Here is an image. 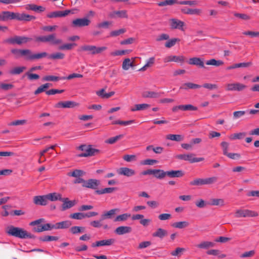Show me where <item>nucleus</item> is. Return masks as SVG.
Wrapping results in <instances>:
<instances>
[{
  "instance_id": "15",
  "label": "nucleus",
  "mask_w": 259,
  "mask_h": 259,
  "mask_svg": "<svg viewBox=\"0 0 259 259\" xmlns=\"http://www.w3.org/2000/svg\"><path fill=\"white\" fill-rule=\"evenodd\" d=\"M170 26L172 29H178L181 30H184V22L176 18H172L169 20Z\"/></svg>"
},
{
  "instance_id": "37",
  "label": "nucleus",
  "mask_w": 259,
  "mask_h": 259,
  "mask_svg": "<svg viewBox=\"0 0 259 259\" xmlns=\"http://www.w3.org/2000/svg\"><path fill=\"white\" fill-rule=\"evenodd\" d=\"M215 243L210 241H203L197 245V247L201 249H208L214 246Z\"/></svg>"
},
{
  "instance_id": "44",
  "label": "nucleus",
  "mask_w": 259,
  "mask_h": 259,
  "mask_svg": "<svg viewBox=\"0 0 259 259\" xmlns=\"http://www.w3.org/2000/svg\"><path fill=\"white\" fill-rule=\"evenodd\" d=\"M206 64L207 65H212L215 66H220L224 64L223 61L222 60H217L214 59H211L207 60L206 62Z\"/></svg>"
},
{
  "instance_id": "40",
  "label": "nucleus",
  "mask_w": 259,
  "mask_h": 259,
  "mask_svg": "<svg viewBox=\"0 0 259 259\" xmlns=\"http://www.w3.org/2000/svg\"><path fill=\"white\" fill-rule=\"evenodd\" d=\"M251 65V62H243V63H237L235 64L232 66H229L227 67V70H231L233 69H235L236 68H240V67H247Z\"/></svg>"
},
{
  "instance_id": "38",
  "label": "nucleus",
  "mask_w": 259,
  "mask_h": 259,
  "mask_svg": "<svg viewBox=\"0 0 259 259\" xmlns=\"http://www.w3.org/2000/svg\"><path fill=\"white\" fill-rule=\"evenodd\" d=\"M153 175L158 179H162L167 176V171H164L161 169H153Z\"/></svg>"
},
{
  "instance_id": "28",
  "label": "nucleus",
  "mask_w": 259,
  "mask_h": 259,
  "mask_svg": "<svg viewBox=\"0 0 259 259\" xmlns=\"http://www.w3.org/2000/svg\"><path fill=\"white\" fill-rule=\"evenodd\" d=\"M47 195L48 200H50L51 201H56L57 200L61 201L62 198V195L60 193L57 192L51 193Z\"/></svg>"
},
{
  "instance_id": "29",
  "label": "nucleus",
  "mask_w": 259,
  "mask_h": 259,
  "mask_svg": "<svg viewBox=\"0 0 259 259\" xmlns=\"http://www.w3.org/2000/svg\"><path fill=\"white\" fill-rule=\"evenodd\" d=\"M167 176L169 178H180L184 176V174L182 170H170L167 171Z\"/></svg>"
},
{
  "instance_id": "48",
  "label": "nucleus",
  "mask_w": 259,
  "mask_h": 259,
  "mask_svg": "<svg viewBox=\"0 0 259 259\" xmlns=\"http://www.w3.org/2000/svg\"><path fill=\"white\" fill-rule=\"evenodd\" d=\"M33 54L31 52L30 50L29 49H24L23 50L22 52V56L25 57L26 60H33L32 56Z\"/></svg>"
},
{
  "instance_id": "6",
  "label": "nucleus",
  "mask_w": 259,
  "mask_h": 259,
  "mask_svg": "<svg viewBox=\"0 0 259 259\" xmlns=\"http://www.w3.org/2000/svg\"><path fill=\"white\" fill-rule=\"evenodd\" d=\"M257 215L258 213L257 212L249 209H237L235 213V216L236 218L255 217Z\"/></svg>"
},
{
  "instance_id": "9",
  "label": "nucleus",
  "mask_w": 259,
  "mask_h": 259,
  "mask_svg": "<svg viewBox=\"0 0 259 259\" xmlns=\"http://www.w3.org/2000/svg\"><path fill=\"white\" fill-rule=\"evenodd\" d=\"M61 201L62 202L61 210L65 211L75 206L77 203L75 200H70L67 197H62Z\"/></svg>"
},
{
  "instance_id": "51",
  "label": "nucleus",
  "mask_w": 259,
  "mask_h": 259,
  "mask_svg": "<svg viewBox=\"0 0 259 259\" xmlns=\"http://www.w3.org/2000/svg\"><path fill=\"white\" fill-rule=\"evenodd\" d=\"M58 239H59L58 237L57 236H49V235L42 236L39 238V240L43 242L57 241L58 240Z\"/></svg>"
},
{
  "instance_id": "54",
  "label": "nucleus",
  "mask_w": 259,
  "mask_h": 259,
  "mask_svg": "<svg viewBox=\"0 0 259 259\" xmlns=\"http://www.w3.org/2000/svg\"><path fill=\"white\" fill-rule=\"evenodd\" d=\"M69 217L75 220H82L85 218L84 213L82 212H76L71 214Z\"/></svg>"
},
{
  "instance_id": "43",
  "label": "nucleus",
  "mask_w": 259,
  "mask_h": 259,
  "mask_svg": "<svg viewBox=\"0 0 259 259\" xmlns=\"http://www.w3.org/2000/svg\"><path fill=\"white\" fill-rule=\"evenodd\" d=\"M166 139L171 141L180 142L183 140L184 137L180 135L169 134L166 136Z\"/></svg>"
},
{
  "instance_id": "53",
  "label": "nucleus",
  "mask_w": 259,
  "mask_h": 259,
  "mask_svg": "<svg viewBox=\"0 0 259 259\" xmlns=\"http://www.w3.org/2000/svg\"><path fill=\"white\" fill-rule=\"evenodd\" d=\"M84 172L82 170L75 169L72 172H68L67 175L70 177L78 178L82 176Z\"/></svg>"
},
{
  "instance_id": "52",
  "label": "nucleus",
  "mask_w": 259,
  "mask_h": 259,
  "mask_svg": "<svg viewBox=\"0 0 259 259\" xmlns=\"http://www.w3.org/2000/svg\"><path fill=\"white\" fill-rule=\"evenodd\" d=\"M50 83H47L40 85L39 87L37 88L36 90H35V91L34 92V94L37 95L45 91L46 89H48L50 87Z\"/></svg>"
},
{
  "instance_id": "4",
  "label": "nucleus",
  "mask_w": 259,
  "mask_h": 259,
  "mask_svg": "<svg viewBox=\"0 0 259 259\" xmlns=\"http://www.w3.org/2000/svg\"><path fill=\"white\" fill-rule=\"evenodd\" d=\"M31 40V38L26 36H15L13 37L9 38L4 41V43H8L11 45H21L26 44Z\"/></svg>"
},
{
  "instance_id": "61",
  "label": "nucleus",
  "mask_w": 259,
  "mask_h": 259,
  "mask_svg": "<svg viewBox=\"0 0 259 259\" xmlns=\"http://www.w3.org/2000/svg\"><path fill=\"white\" fill-rule=\"evenodd\" d=\"M76 45L74 43L73 44H65L63 45L60 46L59 47V49L60 50H70L72 49L74 46H75Z\"/></svg>"
},
{
  "instance_id": "42",
  "label": "nucleus",
  "mask_w": 259,
  "mask_h": 259,
  "mask_svg": "<svg viewBox=\"0 0 259 259\" xmlns=\"http://www.w3.org/2000/svg\"><path fill=\"white\" fill-rule=\"evenodd\" d=\"M116 190V188H106L101 190H97L95 192L98 195H102L106 193H112Z\"/></svg>"
},
{
  "instance_id": "30",
  "label": "nucleus",
  "mask_w": 259,
  "mask_h": 259,
  "mask_svg": "<svg viewBox=\"0 0 259 259\" xmlns=\"http://www.w3.org/2000/svg\"><path fill=\"white\" fill-rule=\"evenodd\" d=\"M4 21H7L9 20H16V13L10 11H3Z\"/></svg>"
},
{
  "instance_id": "34",
  "label": "nucleus",
  "mask_w": 259,
  "mask_h": 259,
  "mask_svg": "<svg viewBox=\"0 0 259 259\" xmlns=\"http://www.w3.org/2000/svg\"><path fill=\"white\" fill-rule=\"evenodd\" d=\"M155 63V58L154 57H151L149 58L147 61L145 65L142 67L141 68L139 69V71H145L148 68L152 67Z\"/></svg>"
},
{
  "instance_id": "17",
  "label": "nucleus",
  "mask_w": 259,
  "mask_h": 259,
  "mask_svg": "<svg viewBox=\"0 0 259 259\" xmlns=\"http://www.w3.org/2000/svg\"><path fill=\"white\" fill-rule=\"evenodd\" d=\"M185 58L183 56H168L163 59L165 63L169 62H181L185 61Z\"/></svg>"
},
{
  "instance_id": "10",
  "label": "nucleus",
  "mask_w": 259,
  "mask_h": 259,
  "mask_svg": "<svg viewBox=\"0 0 259 259\" xmlns=\"http://www.w3.org/2000/svg\"><path fill=\"white\" fill-rule=\"evenodd\" d=\"M91 21L87 18H77L72 21V26L74 27H81L89 25Z\"/></svg>"
},
{
  "instance_id": "33",
  "label": "nucleus",
  "mask_w": 259,
  "mask_h": 259,
  "mask_svg": "<svg viewBox=\"0 0 259 259\" xmlns=\"http://www.w3.org/2000/svg\"><path fill=\"white\" fill-rule=\"evenodd\" d=\"M142 96L144 98H158L161 96V93L155 92L147 91L144 92Z\"/></svg>"
},
{
  "instance_id": "18",
  "label": "nucleus",
  "mask_w": 259,
  "mask_h": 259,
  "mask_svg": "<svg viewBox=\"0 0 259 259\" xmlns=\"http://www.w3.org/2000/svg\"><path fill=\"white\" fill-rule=\"evenodd\" d=\"M33 202L36 205H46L48 203L47 195L34 196Z\"/></svg>"
},
{
  "instance_id": "50",
  "label": "nucleus",
  "mask_w": 259,
  "mask_h": 259,
  "mask_svg": "<svg viewBox=\"0 0 259 259\" xmlns=\"http://www.w3.org/2000/svg\"><path fill=\"white\" fill-rule=\"evenodd\" d=\"M131 217L129 213H123L117 216L114 219V222H122L127 220Z\"/></svg>"
},
{
  "instance_id": "46",
  "label": "nucleus",
  "mask_w": 259,
  "mask_h": 259,
  "mask_svg": "<svg viewBox=\"0 0 259 259\" xmlns=\"http://www.w3.org/2000/svg\"><path fill=\"white\" fill-rule=\"evenodd\" d=\"M210 204L211 205L222 206L225 205V201L223 199L214 198L211 200V202Z\"/></svg>"
},
{
  "instance_id": "36",
  "label": "nucleus",
  "mask_w": 259,
  "mask_h": 259,
  "mask_svg": "<svg viewBox=\"0 0 259 259\" xmlns=\"http://www.w3.org/2000/svg\"><path fill=\"white\" fill-rule=\"evenodd\" d=\"M189 226V223L187 221H181L176 222L171 224V226L177 229H184Z\"/></svg>"
},
{
  "instance_id": "62",
  "label": "nucleus",
  "mask_w": 259,
  "mask_h": 259,
  "mask_svg": "<svg viewBox=\"0 0 259 259\" xmlns=\"http://www.w3.org/2000/svg\"><path fill=\"white\" fill-rule=\"evenodd\" d=\"M123 137L122 135H119L115 137H111L106 141V143L110 144H112L115 143L117 141Z\"/></svg>"
},
{
  "instance_id": "58",
  "label": "nucleus",
  "mask_w": 259,
  "mask_h": 259,
  "mask_svg": "<svg viewBox=\"0 0 259 259\" xmlns=\"http://www.w3.org/2000/svg\"><path fill=\"white\" fill-rule=\"evenodd\" d=\"M131 50H118L115 52L111 53V55L113 56H122L125 54H128L131 53Z\"/></svg>"
},
{
  "instance_id": "64",
  "label": "nucleus",
  "mask_w": 259,
  "mask_h": 259,
  "mask_svg": "<svg viewBox=\"0 0 259 259\" xmlns=\"http://www.w3.org/2000/svg\"><path fill=\"white\" fill-rule=\"evenodd\" d=\"M55 224L52 225L51 224H46L42 226V227L41 228V229L39 230V231H50L52 229H55Z\"/></svg>"
},
{
  "instance_id": "41",
  "label": "nucleus",
  "mask_w": 259,
  "mask_h": 259,
  "mask_svg": "<svg viewBox=\"0 0 259 259\" xmlns=\"http://www.w3.org/2000/svg\"><path fill=\"white\" fill-rule=\"evenodd\" d=\"M167 234V232L166 230L161 229L159 228L158 229L156 232H155L153 234L152 236L153 237H157L160 238H163L164 236H165Z\"/></svg>"
},
{
  "instance_id": "12",
  "label": "nucleus",
  "mask_w": 259,
  "mask_h": 259,
  "mask_svg": "<svg viewBox=\"0 0 259 259\" xmlns=\"http://www.w3.org/2000/svg\"><path fill=\"white\" fill-rule=\"evenodd\" d=\"M100 184L101 182L99 180L91 179L85 181L84 183L82 184V186L83 187L96 190Z\"/></svg>"
},
{
  "instance_id": "13",
  "label": "nucleus",
  "mask_w": 259,
  "mask_h": 259,
  "mask_svg": "<svg viewBox=\"0 0 259 259\" xmlns=\"http://www.w3.org/2000/svg\"><path fill=\"white\" fill-rule=\"evenodd\" d=\"M79 106V104L72 101L59 102L57 103L55 107L56 108H72Z\"/></svg>"
},
{
  "instance_id": "49",
  "label": "nucleus",
  "mask_w": 259,
  "mask_h": 259,
  "mask_svg": "<svg viewBox=\"0 0 259 259\" xmlns=\"http://www.w3.org/2000/svg\"><path fill=\"white\" fill-rule=\"evenodd\" d=\"M246 135L245 133H238L231 134L229 136V139L231 140H234L236 139L240 140L243 139Z\"/></svg>"
},
{
  "instance_id": "59",
  "label": "nucleus",
  "mask_w": 259,
  "mask_h": 259,
  "mask_svg": "<svg viewBox=\"0 0 259 259\" xmlns=\"http://www.w3.org/2000/svg\"><path fill=\"white\" fill-rule=\"evenodd\" d=\"M48 56V54L46 52H41L36 54H33L32 56L33 60H38L43 58H45Z\"/></svg>"
},
{
  "instance_id": "39",
  "label": "nucleus",
  "mask_w": 259,
  "mask_h": 259,
  "mask_svg": "<svg viewBox=\"0 0 259 259\" xmlns=\"http://www.w3.org/2000/svg\"><path fill=\"white\" fill-rule=\"evenodd\" d=\"M150 105L148 104H136L134 107L131 108L132 111H141L146 110L147 108H149Z\"/></svg>"
},
{
  "instance_id": "11",
  "label": "nucleus",
  "mask_w": 259,
  "mask_h": 259,
  "mask_svg": "<svg viewBox=\"0 0 259 259\" xmlns=\"http://www.w3.org/2000/svg\"><path fill=\"white\" fill-rule=\"evenodd\" d=\"M100 150L93 147L92 145H89L87 147L85 152L82 153L79 155V157H87L89 156H94L99 154Z\"/></svg>"
},
{
  "instance_id": "7",
  "label": "nucleus",
  "mask_w": 259,
  "mask_h": 259,
  "mask_svg": "<svg viewBox=\"0 0 259 259\" xmlns=\"http://www.w3.org/2000/svg\"><path fill=\"white\" fill-rule=\"evenodd\" d=\"M176 158L179 159L188 161L191 163L202 161L204 160L202 157H194V154L191 153L188 154H179L176 156Z\"/></svg>"
},
{
  "instance_id": "27",
  "label": "nucleus",
  "mask_w": 259,
  "mask_h": 259,
  "mask_svg": "<svg viewBox=\"0 0 259 259\" xmlns=\"http://www.w3.org/2000/svg\"><path fill=\"white\" fill-rule=\"evenodd\" d=\"M72 225L70 221H65L57 223L55 224V229H66Z\"/></svg>"
},
{
  "instance_id": "23",
  "label": "nucleus",
  "mask_w": 259,
  "mask_h": 259,
  "mask_svg": "<svg viewBox=\"0 0 259 259\" xmlns=\"http://www.w3.org/2000/svg\"><path fill=\"white\" fill-rule=\"evenodd\" d=\"M181 12L188 15H200L202 13V10L200 9H191L187 7L181 9Z\"/></svg>"
},
{
  "instance_id": "20",
  "label": "nucleus",
  "mask_w": 259,
  "mask_h": 259,
  "mask_svg": "<svg viewBox=\"0 0 259 259\" xmlns=\"http://www.w3.org/2000/svg\"><path fill=\"white\" fill-rule=\"evenodd\" d=\"M70 13H71V11L69 10H66L64 11H54L49 13L47 15V17L50 18L62 17L68 15Z\"/></svg>"
},
{
  "instance_id": "32",
  "label": "nucleus",
  "mask_w": 259,
  "mask_h": 259,
  "mask_svg": "<svg viewBox=\"0 0 259 259\" xmlns=\"http://www.w3.org/2000/svg\"><path fill=\"white\" fill-rule=\"evenodd\" d=\"M25 9L27 10H32L35 12H43L45 10V8L42 6H37L34 4H28L25 6Z\"/></svg>"
},
{
  "instance_id": "56",
  "label": "nucleus",
  "mask_w": 259,
  "mask_h": 259,
  "mask_svg": "<svg viewBox=\"0 0 259 259\" xmlns=\"http://www.w3.org/2000/svg\"><path fill=\"white\" fill-rule=\"evenodd\" d=\"M60 79H63L62 77H59L53 75H47L43 77V81H56Z\"/></svg>"
},
{
  "instance_id": "5",
  "label": "nucleus",
  "mask_w": 259,
  "mask_h": 259,
  "mask_svg": "<svg viewBox=\"0 0 259 259\" xmlns=\"http://www.w3.org/2000/svg\"><path fill=\"white\" fill-rule=\"evenodd\" d=\"M217 180L218 178L216 177H212L205 179H196L191 181L190 184L192 186L210 185L215 183Z\"/></svg>"
},
{
  "instance_id": "21",
  "label": "nucleus",
  "mask_w": 259,
  "mask_h": 259,
  "mask_svg": "<svg viewBox=\"0 0 259 259\" xmlns=\"http://www.w3.org/2000/svg\"><path fill=\"white\" fill-rule=\"evenodd\" d=\"M136 58H132V59L126 58L125 59L122 64V68L124 70H127L130 67L133 68L136 65L134 63V61Z\"/></svg>"
},
{
  "instance_id": "14",
  "label": "nucleus",
  "mask_w": 259,
  "mask_h": 259,
  "mask_svg": "<svg viewBox=\"0 0 259 259\" xmlns=\"http://www.w3.org/2000/svg\"><path fill=\"white\" fill-rule=\"evenodd\" d=\"M109 17L112 19L127 18L128 15L126 10L114 11L109 14Z\"/></svg>"
},
{
  "instance_id": "63",
  "label": "nucleus",
  "mask_w": 259,
  "mask_h": 259,
  "mask_svg": "<svg viewBox=\"0 0 259 259\" xmlns=\"http://www.w3.org/2000/svg\"><path fill=\"white\" fill-rule=\"evenodd\" d=\"M221 146L222 148L224 155H226L228 153L229 143L224 141L221 143Z\"/></svg>"
},
{
  "instance_id": "1",
  "label": "nucleus",
  "mask_w": 259,
  "mask_h": 259,
  "mask_svg": "<svg viewBox=\"0 0 259 259\" xmlns=\"http://www.w3.org/2000/svg\"><path fill=\"white\" fill-rule=\"evenodd\" d=\"M6 232L9 235L21 239L35 238L34 235L28 233L23 229L14 227L13 226L8 227Z\"/></svg>"
},
{
  "instance_id": "57",
  "label": "nucleus",
  "mask_w": 259,
  "mask_h": 259,
  "mask_svg": "<svg viewBox=\"0 0 259 259\" xmlns=\"http://www.w3.org/2000/svg\"><path fill=\"white\" fill-rule=\"evenodd\" d=\"M135 122L134 120H131L128 121H121V120H115L112 123L113 124H120L123 125H130Z\"/></svg>"
},
{
  "instance_id": "26",
  "label": "nucleus",
  "mask_w": 259,
  "mask_h": 259,
  "mask_svg": "<svg viewBox=\"0 0 259 259\" xmlns=\"http://www.w3.org/2000/svg\"><path fill=\"white\" fill-rule=\"evenodd\" d=\"M188 63L190 65H194L199 66V67H204L203 61L200 58L193 57L189 59Z\"/></svg>"
},
{
  "instance_id": "31",
  "label": "nucleus",
  "mask_w": 259,
  "mask_h": 259,
  "mask_svg": "<svg viewBox=\"0 0 259 259\" xmlns=\"http://www.w3.org/2000/svg\"><path fill=\"white\" fill-rule=\"evenodd\" d=\"M118 211L119 210L117 208L110 209V210L106 211L102 214L101 220L111 219Z\"/></svg>"
},
{
  "instance_id": "16",
  "label": "nucleus",
  "mask_w": 259,
  "mask_h": 259,
  "mask_svg": "<svg viewBox=\"0 0 259 259\" xmlns=\"http://www.w3.org/2000/svg\"><path fill=\"white\" fill-rule=\"evenodd\" d=\"M35 17L25 13H16V20L21 21H30L35 19Z\"/></svg>"
},
{
  "instance_id": "55",
  "label": "nucleus",
  "mask_w": 259,
  "mask_h": 259,
  "mask_svg": "<svg viewBox=\"0 0 259 259\" xmlns=\"http://www.w3.org/2000/svg\"><path fill=\"white\" fill-rule=\"evenodd\" d=\"M26 68L24 66L17 67L10 71V73L11 74H19L22 73Z\"/></svg>"
},
{
  "instance_id": "22",
  "label": "nucleus",
  "mask_w": 259,
  "mask_h": 259,
  "mask_svg": "<svg viewBox=\"0 0 259 259\" xmlns=\"http://www.w3.org/2000/svg\"><path fill=\"white\" fill-rule=\"evenodd\" d=\"M117 172L119 175L126 177H131L136 174L134 170L128 167H121L118 170Z\"/></svg>"
},
{
  "instance_id": "45",
  "label": "nucleus",
  "mask_w": 259,
  "mask_h": 259,
  "mask_svg": "<svg viewBox=\"0 0 259 259\" xmlns=\"http://www.w3.org/2000/svg\"><path fill=\"white\" fill-rule=\"evenodd\" d=\"M179 2L178 0H165L164 1L159 2L158 5L160 7L165 6H171L175 4H178Z\"/></svg>"
},
{
  "instance_id": "60",
  "label": "nucleus",
  "mask_w": 259,
  "mask_h": 259,
  "mask_svg": "<svg viewBox=\"0 0 259 259\" xmlns=\"http://www.w3.org/2000/svg\"><path fill=\"white\" fill-rule=\"evenodd\" d=\"M126 30L125 28H121L118 30L112 31L110 35L111 36H117L126 32Z\"/></svg>"
},
{
  "instance_id": "47",
  "label": "nucleus",
  "mask_w": 259,
  "mask_h": 259,
  "mask_svg": "<svg viewBox=\"0 0 259 259\" xmlns=\"http://www.w3.org/2000/svg\"><path fill=\"white\" fill-rule=\"evenodd\" d=\"M65 55L61 52H57L51 54L48 56V58L52 60L62 59L64 58Z\"/></svg>"
},
{
  "instance_id": "35",
  "label": "nucleus",
  "mask_w": 259,
  "mask_h": 259,
  "mask_svg": "<svg viewBox=\"0 0 259 259\" xmlns=\"http://www.w3.org/2000/svg\"><path fill=\"white\" fill-rule=\"evenodd\" d=\"M200 87L201 85L199 84H197L192 82H187L182 84L180 87V89L187 90L189 89H195L200 88Z\"/></svg>"
},
{
  "instance_id": "19",
  "label": "nucleus",
  "mask_w": 259,
  "mask_h": 259,
  "mask_svg": "<svg viewBox=\"0 0 259 259\" xmlns=\"http://www.w3.org/2000/svg\"><path fill=\"white\" fill-rule=\"evenodd\" d=\"M115 241V239L113 238L109 239L107 240H102L97 241L95 243H93L92 244V246L95 247L101 246H109L113 244Z\"/></svg>"
},
{
  "instance_id": "3",
  "label": "nucleus",
  "mask_w": 259,
  "mask_h": 259,
  "mask_svg": "<svg viewBox=\"0 0 259 259\" xmlns=\"http://www.w3.org/2000/svg\"><path fill=\"white\" fill-rule=\"evenodd\" d=\"M37 41L43 42H50L53 45H58L62 43L61 39L57 38L56 34L53 33L46 36H39L36 38Z\"/></svg>"
},
{
  "instance_id": "25",
  "label": "nucleus",
  "mask_w": 259,
  "mask_h": 259,
  "mask_svg": "<svg viewBox=\"0 0 259 259\" xmlns=\"http://www.w3.org/2000/svg\"><path fill=\"white\" fill-rule=\"evenodd\" d=\"M115 233L119 235L127 234L132 232V228L128 226H120L114 231Z\"/></svg>"
},
{
  "instance_id": "8",
  "label": "nucleus",
  "mask_w": 259,
  "mask_h": 259,
  "mask_svg": "<svg viewBox=\"0 0 259 259\" xmlns=\"http://www.w3.org/2000/svg\"><path fill=\"white\" fill-rule=\"evenodd\" d=\"M246 85L239 82L228 83L226 85L227 91H242L246 88Z\"/></svg>"
},
{
  "instance_id": "2",
  "label": "nucleus",
  "mask_w": 259,
  "mask_h": 259,
  "mask_svg": "<svg viewBox=\"0 0 259 259\" xmlns=\"http://www.w3.org/2000/svg\"><path fill=\"white\" fill-rule=\"evenodd\" d=\"M106 47H97L93 45H85L81 46L78 50L79 52H88L89 54L94 55L101 53L107 50Z\"/></svg>"
},
{
  "instance_id": "24",
  "label": "nucleus",
  "mask_w": 259,
  "mask_h": 259,
  "mask_svg": "<svg viewBox=\"0 0 259 259\" xmlns=\"http://www.w3.org/2000/svg\"><path fill=\"white\" fill-rule=\"evenodd\" d=\"M45 222L44 219H39L34 221L31 222L30 223L29 225L31 226H35L33 228V231L35 232H41L43 231H39V230L41 229L42 225H39V224L41 223Z\"/></svg>"
}]
</instances>
